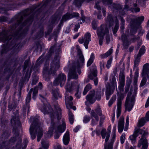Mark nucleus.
Here are the masks:
<instances>
[{
  "mask_svg": "<svg viewBox=\"0 0 149 149\" xmlns=\"http://www.w3.org/2000/svg\"><path fill=\"white\" fill-rule=\"evenodd\" d=\"M80 27L79 25V24L76 25L75 26V28L74 30L75 31H77L78 29Z\"/></svg>",
  "mask_w": 149,
  "mask_h": 149,
  "instance_id": "64",
  "label": "nucleus"
},
{
  "mask_svg": "<svg viewBox=\"0 0 149 149\" xmlns=\"http://www.w3.org/2000/svg\"><path fill=\"white\" fill-rule=\"evenodd\" d=\"M148 143V141L145 137V136H141V138L138 141L137 146L138 147L140 148L142 145H144Z\"/></svg>",
  "mask_w": 149,
  "mask_h": 149,
  "instance_id": "22",
  "label": "nucleus"
},
{
  "mask_svg": "<svg viewBox=\"0 0 149 149\" xmlns=\"http://www.w3.org/2000/svg\"><path fill=\"white\" fill-rule=\"evenodd\" d=\"M116 125H115L113 126V129L111 142L110 143L108 144H107V142L108 141L110 137V134L109 133L107 132L106 129H103L102 130L101 132V134L102 138L104 139L105 137H106L105 140V143L104 145V149H113V143L116 137ZM114 149H117V148H116Z\"/></svg>",
  "mask_w": 149,
  "mask_h": 149,
  "instance_id": "5",
  "label": "nucleus"
},
{
  "mask_svg": "<svg viewBox=\"0 0 149 149\" xmlns=\"http://www.w3.org/2000/svg\"><path fill=\"white\" fill-rule=\"evenodd\" d=\"M143 78L141 81L140 86L141 87L143 86L145 84H146V76L143 77Z\"/></svg>",
  "mask_w": 149,
  "mask_h": 149,
  "instance_id": "43",
  "label": "nucleus"
},
{
  "mask_svg": "<svg viewBox=\"0 0 149 149\" xmlns=\"http://www.w3.org/2000/svg\"><path fill=\"white\" fill-rule=\"evenodd\" d=\"M146 51L145 47L143 45L142 46L140 49L138 54L137 55L140 57Z\"/></svg>",
  "mask_w": 149,
  "mask_h": 149,
  "instance_id": "36",
  "label": "nucleus"
},
{
  "mask_svg": "<svg viewBox=\"0 0 149 149\" xmlns=\"http://www.w3.org/2000/svg\"><path fill=\"white\" fill-rule=\"evenodd\" d=\"M33 91V98L35 100L36 98V96L38 92V89L37 87H35L34 89H31L29 92L28 93L27 97L26 99V104L29 103L31 100V94L32 91Z\"/></svg>",
  "mask_w": 149,
  "mask_h": 149,
  "instance_id": "13",
  "label": "nucleus"
},
{
  "mask_svg": "<svg viewBox=\"0 0 149 149\" xmlns=\"http://www.w3.org/2000/svg\"><path fill=\"white\" fill-rule=\"evenodd\" d=\"M68 83L65 86V88L66 90V92L65 95V101L67 108L69 109L70 108L74 110H76V107L74 106H73V104L71 101L73 100V98L71 96H68L67 95L68 91L70 92L72 88H77L79 86V84L77 82L71 84H68Z\"/></svg>",
  "mask_w": 149,
  "mask_h": 149,
  "instance_id": "6",
  "label": "nucleus"
},
{
  "mask_svg": "<svg viewBox=\"0 0 149 149\" xmlns=\"http://www.w3.org/2000/svg\"><path fill=\"white\" fill-rule=\"evenodd\" d=\"M106 25L102 24L99 28L97 32L98 37H104L109 33V30L107 28V25L109 27L112 26L114 24L115 25L113 30V33L115 34L119 28L118 20L116 17H113L111 14L108 15L106 21Z\"/></svg>",
  "mask_w": 149,
  "mask_h": 149,
  "instance_id": "3",
  "label": "nucleus"
},
{
  "mask_svg": "<svg viewBox=\"0 0 149 149\" xmlns=\"http://www.w3.org/2000/svg\"><path fill=\"white\" fill-rule=\"evenodd\" d=\"M59 58V56H56L55 58L53 61L51 63L50 70L48 72L49 74L54 73L55 71L59 68L60 66Z\"/></svg>",
  "mask_w": 149,
  "mask_h": 149,
  "instance_id": "8",
  "label": "nucleus"
},
{
  "mask_svg": "<svg viewBox=\"0 0 149 149\" xmlns=\"http://www.w3.org/2000/svg\"><path fill=\"white\" fill-rule=\"evenodd\" d=\"M105 62L103 61H100V67L101 70H102L104 68V65Z\"/></svg>",
  "mask_w": 149,
  "mask_h": 149,
  "instance_id": "52",
  "label": "nucleus"
},
{
  "mask_svg": "<svg viewBox=\"0 0 149 149\" xmlns=\"http://www.w3.org/2000/svg\"><path fill=\"white\" fill-rule=\"evenodd\" d=\"M91 88V85L90 84H87L85 88L84 92H83V94L84 95L86 94L87 92L89 91L90 89Z\"/></svg>",
  "mask_w": 149,
  "mask_h": 149,
  "instance_id": "35",
  "label": "nucleus"
},
{
  "mask_svg": "<svg viewBox=\"0 0 149 149\" xmlns=\"http://www.w3.org/2000/svg\"><path fill=\"white\" fill-rule=\"evenodd\" d=\"M149 106V96L147 100L146 103L145 105V107L146 108H147Z\"/></svg>",
  "mask_w": 149,
  "mask_h": 149,
  "instance_id": "59",
  "label": "nucleus"
},
{
  "mask_svg": "<svg viewBox=\"0 0 149 149\" xmlns=\"http://www.w3.org/2000/svg\"><path fill=\"white\" fill-rule=\"evenodd\" d=\"M95 111L98 115L100 116L101 115V111L100 108L99 107H98L97 109H95Z\"/></svg>",
  "mask_w": 149,
  "mask_h": 149,
  "instance_id": "51",
  "label": "nucleus"
},
{
  "mask_svg": "<svg viewBox=\"0 0 149 149\" xmlns=\"http://www.w3.org/2000/svg\"><path fill=\"white\" fill-rule=\"evenodd\" d=\"M102 3L105 5L111 4L112 2V0H102Z\"/></svg>",
  "mask_w": 149,
  "mask_h": 149,
  "instance_id": "42",
  "label": "nucleus"
},
{
  "mask_svg": "<svg viewBox=\"0 0 149 149\" xmlns=\"http://www.w3.org/2000/svg\"><path fill=\"white\" fill-rule=\"evenodd\" d=\"M42 147L39 149H47L49 146V143L46 140H42L41 142Z\"/></svg>",
  "mask_w": 149,
  "mask_h": 149,
  "instance_id": "24",
  "label": "nucleus"
},
{
  "mask_svg": "<svg viewBox=\"0 0 149 149\" xmlns=\"http://www.w3.org/2000/svg\"><path fill=\"white\" fill-rule=\"evenodd\" d=\"M86 98L87 101L85 102V103L87 105H88L87 102L88 101L90 103L93 104L95 102L97 99L98 100H100V99L101 97L100 96H99L97 98L95 96V91L93 90L90 92L89 94L86 96Z\"/></svg>",
  "mask_w": 149,
  "mask_h": 149,
  "instance_id": "10",
  "label": "nucleus"
},
{
  "mask_svg": "<svg viewBox=\"0 0 149 149\" xmlns=\"http://www.w3.org/2000/svg\"><path fill=\"white\" fill-rule=\"evenodd\" d=\"M95 58L94 54L93 53H91L90 58L88 61L87 63V66H88L91 65L93 63V60Z\"/></svg>",
  "mask_w": 149,
  "mask_h": 149,
  "instance_id": "32",
  "label": "nucleus"
},
{
  "mask_svg": "<svg viewBox=\"0 0 149 149\" xmlns=\"http://www.w3.org/2000/svg\"><path fill=\"white\" fill-rule=\"evenodd\" d=\"M110 7L111 8H115L117 10H118L119 9H120L121 8V6L120 5H117L115 4H113V6H112L111 7L110 6Z\"/></svg>",
  "mask_w": 149,
  "mask_h": 149,
  "instance_id": "47",
  "label": "nucleus"
},
{
  "mask_svg": "<svg viewBox=\"0 0 149 149\" xmlns=\"http://www.w3.org/2000/svg\"><path fill=\"white\" fill-rule=\"evenodd\" d=\"M40 99L42 102L44 104V106L41 108L42 112L44 114H47L50 113V116L51 118V126L50 127L49 131L45 135V136L46 138H50L52 136L53 130H55V135L54 136V138L55 139H58L59 137L61 134L65 130L66 128V125L65 121L62 120L60 122V124L58 123H54V121L56 118L54 117L55 115H56L57 118L58 120L61 119V109L59 107L57 106L55 107V109L57 112L55 113L51 112L52 111L50 105L47 103L46 98L41 95H40Z\"/></svg>",
  "mask_w": 149,
  "mask_h": 149,
  "instance_id": "1",
  "label": "nucleus"
},
{
  "mask_svg": "<svg viewBox=\"0 0 149 149\" xmlns=\"http://www.w3.org/2000/svg\"><path fill=\"white\" fill-rule=\"evenodd\" d=\"M104 37H98L99 38V44L100 45H101L102 44L103 40Z\"/></svg>",
  "mask_w": 149,
  "mask_h": 149,
  "instance_id": "57",
  "label": "nucleus"
},
{
  "mask_svg": "<svg viewBox=\"0 0 149 149\" xmlns=\"http://www.w3.org/2000/svg\"><path fill=\"white\" fill-rule=\"evenodd\" d=\"M135 97L132 96L131 98L127 97L125 104V111H130L132 109L134 103Z\"/></svg>",
  "mask_w": 149,
  "mask_h": 149,
  "instance_id": "11",
  "label": "nucleus"
},
{
  "mask_svg": "<svg viewBox=\"0 0 149 149\" xmlns=\"http://www.w3.org/2000/svg\"><path fill=\"white\" fill-rule=\"evenodd\" d=\"M125 84V83L119 82L118 86V89L120 93L123 91L124 87Z\"/></svg>",
  "mask_w": 149,
  "mask_h": 149,
  "instance_id": "38",
  "label": "nucleus"
},
{
  "mask_svg": "<svg viewBox=\"0 0 149 149\" xmlns=\"http://www.w3.org/2000/svg\"><path fill=\"white\" fill-rule=\"evenodd\" d=\"M93 70L89 76V77L91 79L93 80L95 85L96 86L97 85L98 82V79L97 77V71L95 66H93Z\"/></svg>",
  "mask_w": 149,
  "mask_h": 149,
  "instance_id": "14",
  "label": "nucleus"
},
{
  "mask_svg": "<svg viewBox=\"0 0 149 149\" xmlns=\"http://www.w3.org/2000/svg\"><path fill=\"white\" fill-rule=\"evenodd\" d=\"M91 34L87 32L85 34L84 37L79 39L78 42L80 44L84 43V46L86 49H87L89 43L91 41Z\"/></svg>",
  "mask_w": 149,
  "mask_h": 149,
  "instance_id": "9",
  "label": "nucleus"
},
{
  "mask_svg": "<svg viewBox=\"0 0 149 149\" xmlns=\"http://www.w3.org/2000/svg\"><path fill=\"white\" fill-rule=\"evenodd\" d=\"M138 136L136 133L134 132L133 134L130 136V139L132 144H134L136 142V138Z\"/></svg>",
  "mask_w": 149,
  "mask_h": 149,
  "instance_id": "27",
  "label": "nucleus"
},
{
  "mask_svg": "<svg viewBox=\"0 0 149 149\" xmlns=\"http://www.w3.org/2000/svg\"><path fill=\"white\" fill-rule=\"evenodd\" d=\"M30 120L31 121L33 120L29 130L31 139H34L36 134L37 141H39L43 135L42 124L39 122V120L38 118H33L32 117Z\"/></svg>",
  "mask_w": 149,
  "mask_h": 149,
  "instance_id": "4",
  "label": "nucleus"
},
{
  "mask_svg": "<svg viewBox=\"0 0 149 149\" xmlns=\"http://www.w3.org/2000/svg\"><path fill=\"white\" fill-rule=\"evenodd\" d=\"M43 61V58H42L41 57H39L36 62V65L38 66H39L42 63Z\"/></svg>",
  "mask_w": 149,
  "mask_h": 149,
  "instance_id": "45",
  "label": "nucleus"
},
{
  "mask_svg": "<svg viewBox=\"0 0 149 149\" xmlns=\"http://www.w3.org/2000/svg\"><path fill=\"white\" fill-rule=\"evenodd\" d=\"M53 98L54 100L57 99L59 97H61L59 95V92L56 91H54L52 92Z\"/></svg>",
  "mask_w": 149,
  "mask_h": 149,
  "instance_id": "33",
  "label": "nucleus"
},
{
  "mask_svg": "<svg viewBox=\"0 0 149 149\" xmlns=\"http://www.w3.org/2000/svg\"><path fill=\"white\" fill-rule=\"evenodd\" d=\"M116 95H113L109 102V107L111 106L113 102L116 100Z\"/></svg>",
  "mask_w": 149,
  "mask_h": 149,
  "instance_id": "39",
  "label": "nucleus"
},
{
  "mask_svg": "<svg viewBox=\"0 0 149 149\" xmlns=\"http://www.w3.org/2000/svg\"><path fill=\"white\" fill-rule=\"evenodd\" d=\"M92 28L94 29H95L97 27V24L95 23V22L93 21L92 23Z\"/></svg>",
  "mask_w": 149,
  "mask_h": 149,
  "instance_id": "56",
  "label": "nucleus"
},
{
  "mask_svg": "<svg viewBox=\"0 0 149 149\" xmlns=\"http://www.w3.org/2000/svg\"><path fill=\"white\" fill-rule=\"evenodd\" d=\"M48 72V71L47 69V66L46 67V66L45 65L43 70V76L44 78L46 77V74Z\"/></svg>",
  "mask_w": 149,
  "mask_h": 149,
  "instance_id": "46",
  "label": "nucleus"
},
{
  "mask_svg": "<svg viewBox=\"0 0 149 149\" xmlns=\"http://www.w3.org/2000/svg\"><path fill=\"white\" fill-rule=\"evenodd\" d=\"M122 39L123 42V45L126 48H127L132 42L131 40L129 39L125 35L122 36Z\"/></svg>",
  "mask_w": 149,
  "mask_h": 149,
  "instance_id": "20",
  "label": "nucleus"
},
{
  "mask_svg": "<svg viewBox=\"0 0 149 149\" xmlns=\"http://www.w3.org/2000/svg\"><path fill=\"white\" fill-rule=\"evenodd\" d=\"M129 118L128 116L126 119V123L125 125V127L124 129V131H126L128 129V125H129Z\"/></svg>",
  "mask_w": 149,
  "mask_h": 149,
  "instance_id": "48",
  "label": "nucleus"
},
{
  "mask_svg": "<svg viewBox=\"0 0 149 149\" xmlns=\"http://www.w3.org/2000/svg\"><path fill=\"white\" fill-rule=\"evenodd\" d=\"M146 123L145 119L144 118H141L140 119L138 122V125L140 127L143 126Z\"/></svg>",
  "mask_w": 149,
  "mask_h": 149,
  "instance_id": "37",
  "label": "nucleus"
},
{
  "mask_svg": "<svg viewBox=\"0 0 149 149\" xmlns=\"http://www.w3.org/2000/svg\"><path fill=\"white\" fill-rule=\"evenodd\" d=\"M134 90L135 91L137 90V81L135 80L134 82Z\"/></svg>",
  "mask_w": 149,
  "mask_h": 149,
  "instance_id": "60",
  "label": "nucleus"
},
{
  "mask_svg": "<svg viewBox=\"0 0 149 149\" xmlns=\"http://www.w3.org/2000/svg\"><path fill=\"white\" fill-rule=\"evenodd\" d=\"M11 122L12 124H16L19 123V119L17 115L16 117L13 118L11 120Z\"/></svg>",
  "mask_w": 149,
  "mask_h": 149,
  "instance_id": "34",
  "label": "nucleus"
},
{
  "mask_svg": "<svg viewBox=\"0 0 149 149\" xmlns=\"http://www.w3.org/2000/svg\"><path fill=\"white\" fill-rule=\"evenodd\" d=\"M118 96V100L117 104V117L118 118L120 116L121 112V98L120 97V95H119V93L117 92Z\"/></svg>",
  "mask_w": 149,
  "mask_h": 149,
  "instance_id": "15",
  "label": "nucleus"
},
{
  "mask_svg": "<svg viewBox=\"0 0 149 149\" xmlns=\"http://www.w3.org/2000/svg\"><path fill=\"white\" fill-rule=\"evenodd\" d=\"M145 119L147 121H149V111L146 113Z\"/></svg>",
  "mask_w": 149,
  "mask_h": 149,
  "instance_id": "54",
  "label": "nucleus"
},
{
  "mask_svg": "<svg viewBox=\"0 0 149 149\" xmlns=\"http://www.w3.org/2000/svg\"><path fill=\"white\" fill-rule=\"evenodd\" d=\"M91 115L92 118L91 124L92 125H94L98 122L99 117L93 110L91 111Z\"/></svg>",
  "mask_w": 149,
  "mask_h": 149,
  "instance_id": "19",
  "label": "nucleus"
},
{
  "mask_svg": "<svg viewBox=\"0 0 149 149\" xmlns=\"http://www.w3.org/2000/svg\"><path fill=\"white\" fill-rule=\"evenodd\" d=\"M12 37H13L11 36H10L8 37H7L6 35L1 33L0 35V41L9 40L12 39Z\"/></svg>",
  "mask_w": 149,
  "mask_h": 149,
  "instance_id": "25",
  "label": "nucleus"
},
{
  "mask_svg": "<svg viewBox=\"0 0 149 149\" xmlns=\"http://www.w3.org/2000/svg\"><path fill=\"white\" fill-rule=\"evenodd\" d=\"M136 70L134 73V78L136 80L138 77L139 75V69L138 68H136Z\"/></svg>",
  "mask_w": 149,
  "mask_h": 149,
  "instance_id": "49",
  "label": "nucleus"
},
{
  "mask_svg": "<svg viewBox=\"0 0 149 149\" xmlns=\"http://www.w3.org/2000/svg\"><path fill=\"white\" fill-rule=\"evenodd\" d=\"M90 119L91 118L89 116L86 115L84 117L83 122L84 123H87L90 121Z\"/></svg>",
  "mask_w": 149,
  "mask_h": 149,
  "instance_id": "40",
  "label": "nucleus"
},
{
  "mask_svg": "<svg viewBox=\"0 0 149 149\" xmlns=\"http://www.w3.org/2000/svg\"><path fill=\"white\" fill-rule=\"evenodd\" d=\"M79 14L78 13H73L72 14L67 13L64 15L61 21H65L69 19H71L72 18L78 17L79 16Z\"/></svg>",
  "mask_w": 149,
  "mask_h": 149,
  "instance_id": "18",
  "label": "nucleus"
},
{
  "mask_svg": "<svg viewBox=\"0 0 149 149\" xmlns=\"http://www.w3.org/2000/svg\"><path fill=\"white\" fill-rule=\"evenodd\" d=\"M144 31L143 30H141L139 32V34L140 36H141L144 33Z\"/></svg>",
  "mask_w": 149,
  "mask_h": 149,
  "instance_id": "62",
  "label": "nucleus"
},
{
  "mask_svg": "<svg viewBox=\"0 0 149 149\" xmlns=\"http://www.w3.org/2000/svg\"><path fill=\"white\" fill-rule=\"evenodd\" d=\"M119 82L125 83V79L124 73L123 70L121 71L119 76Z\"/></svg>",
  "mask_w": 149,
  "mask_h": 149,
  "instance_id": "26",
  "label": "nucleus"
},
{
  "mask_svg": "<svg viewBox=\"0 0 149 149\" xmlns=\"http://www.w3.org/2000/svg\"><path fill=\"white\" fill-rule=\"evenodd\" d=\"M69 133L67 131L63 136V141L65 145H67L69 143Z\"/></svg>",
  "mask_w": 149,
  "mask_h": 149,
  "instance_id": "23",
  "label": "nucleus"
},
{
  "mask_svg": "<svg viewBox=\"0 0 149 149\" xmlns=\"http://www.w3.org/2000/svg\"><path fill=\"white\" fill-rule=\"evenodd\" d=\"M148 145V143L144 145H143L141 149H147Z\"/></svg>",
  "mask_w": 149,
  "mask_h": 149,
  "instance_id": "58",
  "label": "nucleus"
},
{
  "mask_svg": "<svg viewBox=\"0 0 149 149\" xmlns=\"http://www.w3.org/2000/svg\"><path fill=\"white\" fill-rule=\"evenodd\" d=\"M142 77L147 76L148 79H149V64L146 63L143 66L141 73Z\"/></svg>",
  "mask_w": 149,
  "mask_h": 149,
  "instance_id": "16",
  "label": "nucleus"
},
{
  "mask_svg": "<svg viewBox=\"0 0 149 149\" xmlns=\"http://www.w3.org/2000/svg\"><path fill=\"white\" fill-rule=\"evenodd\" d=\"M144 17L143 16H141L136 18L135 20L139 24L138 26V28H140L141 27L140 24L141 22L144 21Z\"/></svg>",
  "mask_w": 149,
  "mask_h": 149,
  "instance_id": "31",
  "label": "nucleus"
},
{
  "mask_svg": "<svg viewBox=\"0 0 149 149\" xmlns=\"http://www.w3.org/2000/svg\"><path fill=\"white\" fill-rule=\"evenodd\" d=\"M130 83H128L125 86V93H126L129 91V88L130 87Z\"/></svg>",
  "mask_w": 149,
  "mask_h": 149,
  "instance_id": "50",
  "label": "nucleus"
},
{
  "mask_svg": "<svg viewBox=\"0 0 149 149\" xmlns=\"http://www.w3.org/2000/svg\"><path fill=\"white\" fill-rule=\"evenodd\" d=\"M81 19L83 21V22H84L85 21V17L84 16L83 12V11L82 10H81Z\"/></svg>",
  "mask_w": 149,
  "mask_h": 149,
  "instance_id": "61",
  "label": "nucleus"
},
{
  "mask_svg": "<svg viewBox=\"0 0 149 149\" xmlns=\"http://www.w3.org/2000/svg\"><path fill=\"white\" fill-rule=\"evenodd\" d=\"M125 134L124 133H123L120 138V140L121 143L123 144L125 140Z\"/></svg>",
  "mask_w": 149,
  "mask_h": 149,
  "instance_id": "44",
  "label": "nucleus"
},
{
  "mask_svg": "<svg viewBox=\"0 0 149 149\" xmlns=\"http://www.w3.org/2000/svg\"><path fill=\"white\" fill-rule=\"evenodd\" d=\"M113 52V50L111 49H110L105 54H101L100 57L102 58H107Z\"/></svg>",
  "mask_w": 149,
  "mask_h": 149,
  "instance_id": "29",
  "label": "nucleus"
},
{
  "mask_svg": "<svg viewBox=\"0 0 149 149\" xmlns=\"http://www.w3.org/2000/svg\"><path fill=\"white\" fill-rule=\"evenodd\" d=\"M134 132L136 133V134L138 136L139 134H142L141 136H146L148 134V132L146 131L143 130L142 129H140L139 127L135 128Z\"/></svg>",
  "mask_w": 149,
  "mask_h": 149,
  "instance_id": "21",
  "label": "nucleus"
},
{
  "mask_svg": "<svg viewBox=\"0 0 149 149\" xmlns=\"http://www.w3.org/2000/svg\"><path fill=\"white\" fill-rule=\"evenodd\" d=\"M68 116L69 121L70 124H72L74 122V118L73 115L69 110H68Z\"/></svg>",
  "mask_w": 149,
  "mask_h": 149,
  "instance_id": "30",
  "label": "nucleus"
},
{
  "mask_svg": "<svg viewBox=\"0 0 149 149\" xmlns=\"http://www.w3.org/2000/svg\"><path fill=\"white\" fill-rule=\"evenodd\" d=\"M112 59H110L109 60H108L107 62L106 67L108 69L111 66L112 62Z\"/></svg>",
  "mask_w": 149,
  "mask_h": 149,
  "instance_id": "53",
  "label": "nucleus"
},
{
  "mask_svg": "<svg viewBox=\"0 0 149 149\" xmlns=\"http://www.w3.org/2000/svg\"><path fill=\"white\" fill-rule=\"evenodd\" d=\"M95 7L98 10L100 9V6H99L98 4V3H95Z\"/></svg>",
  "mask_w": 149,
  "mask_h": 149,
  "instance_id": "63",
  "label": "nucleus"
},
{
  "mask_svg": "<svg viewBox=\"0 0 149 149\" xmlns=\"http://www.w3.org/2000/svg\"><path fill=\"white\" fill-rule=\"evenodd\" d=\"M66 79V77L64 74L61 73L58 76L57 78L54 82V84L57 86L60 84L61 87L63 86L64 84Z\"/></svg>",
  "mask_w": 149,
  "mask_h": 149,
  "instance_id": "12",
  "label": "nucleus"
},
{
  "mask_svg": "<svg viewBox=\"0 0 149 149\" xmlns=\"http://www.w3.org/2000/svg\"><path fill=\"white\" fill-rule=\"evenodd\" d=\"M111 83L112 84V86H110L109 85L107 86L106 88V99L107 100L109 99L110 95L113 93L115 89V87H116V91H117V83L116 81V78L115 77H112Z\"/></svg>",
  "mask_w": 149,
  "mask_h": 149,
  "instance_id": "7",
  "label": "nucleus"
},
{
  "mask_svg": "<svg viewBox=\"0 0 149 149\" xmlns=\"http://www.w3.org/2000/svg\"><path fill=\"white\" fill-rule=\"evenodd\" d=\"M124 118L123 117H121L118 122V130L119 133H121L123 130L124 126Z\"/></svg>",
  "mask_w": 149,
  "mask_h": 149,
  "instance_id": "17",
  "label": "nucleus"
},
{
  "mask_svg": "<svg viewBox=\"0 0 149 149\" xmlns=\"http://www.w3.org/2000/svg\"><path fill=\"white\" fill-rule=\"evenodd\" d=\"M91 0H75V5L76 6H77V3H78L79 5H80L81 3L84 1H86V2H88Z\"/></svg>",
  "mask_w": 149,
  "mask_h": 149,
  "instance_id": "41",
  "label": "nucleus"
},
{
  "mask_svg": "<svg viewBox=\"0 0 149 149\" xmlns=\"http://www.w3.org/2000/svg\"><path fill=\"white\" fill-rule=\"evenodd\" d=\"M106 42L107 44H108L109 43V41H110V38L109 36V34H108L107 35H106Z\"/></svg>",
  "mask_w": 149,
  "mask_h": 149,
  "instance_id": "55",
  "label": "nucleus"
},
{
  "mask_svg": "<svg viewBox=\"0 0 149 149\" xmlns=\"http://www.w3.org/2000/svg\"><path fill=\"white\" fill-rule=\"evenodd\" d=\"M139 56L136 55L135 57L134 62V69L136 68H137V66L139 65V63L140 61V57Z\"/></svg>",
  "mask_w": 149,
  "mask_h": 149,
  "instance_id": "28",
  "label": "nucleus"
},
{
  "mask_svg": "<svg viewBox=\"0 0 149 149\" xmlns=\"http://www.w3.org/2000/svg\"><path fill=\"white\" fill-rule=\"evenodd\" d=\"M76 48L78 53V59L74 62L70 68L68 73V81L70 78L77 79L78 78V72L79 74L81 73L80 68L84 65V59L82 52L78 45H77Z\"/></svg>",
  "mask_w": 149,
  "mask_h": 149,
  "instance_id": "2",
  "label": "nucleus"
}]
</instances>
